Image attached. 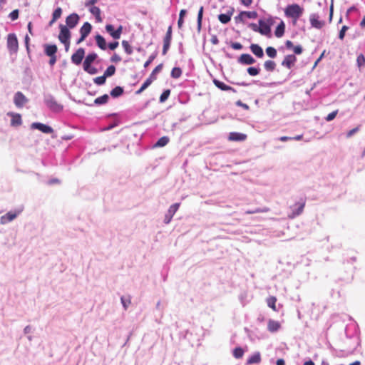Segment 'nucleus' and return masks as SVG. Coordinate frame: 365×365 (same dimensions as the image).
Instances as JSON below:
<instances>
[{
    "instance_id": "nucleus-25",
    "label": "nucleus",
    "mask_w": 365,
    "mask_h": 365,
    "mask_svg": "<svg viewBox=\"0 0 365 365\" xmlns=\"http://www.w3.org/2000/svg\"><path fill=\"white\" fill-rule=\"evenodd\" d=\"M7 115L11 117L10 123L11 126L18 127L22 124V117L21 114L17 113L9 112L7 113Z\"/></svg>"
},
{
    "instance_id": "nucleus-26",
    "label": "nucleus",
    "mask_w": 365,
    "mask_h": 365,
    "mask_svg": "<svg viewBox=\"0 0 365 365\" xmlns=\"http://www.w3.org/2000/svg\"><path fill=\"white\" fill-rule=\"evenodd\" d=\"M250 49L257 58H262L264 56L263 48L257 43H251Z\"/></svg>"
},
{
    "instance_id": "nucleus-59",
    "label": "nucleus",
    "mask_w": 365,
    "mask_h": 365,
    "mask_svg": "<svg viewBox=\"0 0 365 365\" xmlns=\"http://www.w3.org/2000/svg\"><path fill=\"white\" fill-rule=\"evenodd\" d=\"M349 27L346 25H344L342 26V27L341 28V29L339 30V34H338V38L340 39V40H344L345 36H346V32L349 30Z\"/></svg>"
},
{
    "instance_id": "nucleus-29",
    "label": "nucleus",
    "mask_w": 365,
    "mask_h": 365,
    "mask_svg": "<svg viewBox=\"0 0 365 365\" xmlns=\"http://www.w3.org/2000/svg\"><path fill=\"white\" fill-rule=\"evenodd\" d=\"M353 12L359 13V10L356 5H352L351 6H350L347 9L345 14L346 20L351 24H354L356 22V19H352L351 17V14Z\"/></svg>"
},
{
    "instance_id": "nucleus-31",
    "label": "nucleus",
    "mask_w": 365,
    "mask_h": 365,
    "mask_svg": "<svg viewBox=\"0 0 365 365\" xmlns=\"http://www.w3.org/2000/svg\"><path fill=\"white\" fill-rule=\"evenodd\" d=\"M277 298L274 296H270L267 299V306L272 309L274 311L279 312V309L282 307V305L281 304H279L277 307Z\"/></svg>"
},
{
    "instance_id": "nucleus-8",
    "label": "nucleus",
    "mask_w": 365,
    "mask_h": 365,
    "mask_svg": "<svg viewBox=\"0 0 365 365\" xmlns=\"http://www.w3.org/2000/svg\"><path fill=\"white\" fill-rule=\"evenodd\" d=\"M7 49L9 52L16 53L19 49V41L16 34L10 33L7 35Z\"/></svg>"
},
{
    "instance_id": "nucleus-64",
    "label": "nucleus",
    "mask_w": 365,
    "mask_h": 365,
    "mask_svg": "<svg viewBox=\"0 0 365 365\" xmlns=\"http://www.w3.org/2000/svg\"><path fill=\"white\" fill-rule=\"evenodd\" d=\"M120 302L125 310L128 309L129 304L131 303L130 299L129 298L126 299L123 296L120 297Z\"/></svg>"
},
{
    "instance_id": "nucleus-41",
    "label": "nucleus",
    "mask_w": 365,
    "mask_h": 365,
    "mask_svg": "<svg viewBox=\"0 0 365 365\" xmlns=\"http://www.w3.org/2000/svg\"><path fill=\"white\" fill-rule=\"evenodd\" d=\"M247 73L250 76H256L260 73L261 68H259V64L257 66H250L247 68Z\"/></svg>"
},
{
    "instance_id": "nucleus-45",
    "label": "nucleus",
    "mask_w": 365,
    "mask_h": 365,
    "mask_svg": "<svg viewBox=\"0 0 365 365\" xmlns=\"http://www.w3.org/2000/svg\"><path fill=\"white\" fill-rule=\"evenodd\" d=\"M172 39L163 38V46L162 50V54L165 55L169 51L171 45Z\"/></svg>"
},
{
    "instance_id": "nucleus-48",
    "label": "nucleus",
    "mask_w": 365,
    "mask_h": 365,
    "mask_svg": "<svg viewBox=\"0 0 365 365\" xmlns=\"http://www.w3.org/2000/svg\"><path fill=\"white\" fill-rule=\"evenodd\" d=\"M266 54L271 58H274L277 56V51L273 46H268L265 49Z\"/></svg>"
},
{
    "instance_id": "nucleus-40",
    "label": "nucleus",
    "mask_w": 365,
    "mask_h": 365,
    "mask_svg": "<svg viewBox=\"0 0 365 365\" xmlns=\"http://www.w3.org/2000/svg\"><path fill=\"white\" fill-rule=\"evenodd\" d=\"M276 63L272 60H267L264 63V68L267 72H273L276 68Z\"/></svg>"
},
{
    "instance_id": "nucleus-51",
    "label": "nucleus",
    "mask_w": 365,
    "mask_h": 365,
    "mask_svg": "<svg viewBox=\"0 0 365 365\" xmlns=\"http://www.w3.org/2000/svg\"><path fill=\"white\" fill-rule=\"evenodd\" d=\"M244 11H240L239 14L236 16H235L234 20L236 24H245V16L243 14Z\"/></svg>"
},
{
    "instance_id": "nucleus-7",
    "label": "nucleus",
    "mask_w": 365,
    "mask_h": 365,
    "mask_svg": "<svg viewBox=\"0 0 365 365\" xmlns=\"http://www.w3.org/2000/svg\"><path fill=\"white\" fill-rule=\"evenodd\" d=\"M24 210V206L21 205L14 210H11L0 217L1 225L7 224L16 219Z\"/></svg>"
},
{
    "instance_id": "nucleus-63",
    "label": "nucleus",
    "mask_w": 365,
    "mask_h": 365,
    "mask_svg": "<svg viewBox=\"0 0 365 365\" xmlns=\"http://www.w3.org/2000/svg\"><path fill=\"white\" fill-rule=\"evenodd\" d=\"M338 112H339V110H335L332 112H331L330 113H329L325 118L324 119L326 120V121L327 122H330L331 120H333L337 115L338 114Z\"/></svg>"
},
{
    "instance_id": "nucleus-15",
    "label": "nucleus",
    "mask_w": 365,
    "mask_h": 365,
    "mask_svg": "<svg viewBox=\"0 0 365 365\" xmlns=\"http://www.w3.org/2000/svg\"><path fill=\"white\" fill-rule=\"evenodd\" d=\"M79 21L80 16L77 13L73 12L66 18V25L64 26H68L69 29H73L78 24Z\"/></svg>"
},
{
    "instance_id": "nucleus-23",
    "label": "nucleus",
    "mask_w": 365,
    "mask_h": 365,
    "mask_svg": "<svg viewBox=\"0 0 365 365\" xmlns=\"http://www.w3.org/2000/svg\"><path fill=\"white\" fill-rule=\"evenodd\" d=\"M212 83L217 88H219L220 90H221L222 91H232L233 93L237 92L235 88H234L233 87H232L230 86L225 84V83H223L222 81H221L217 78H213Z\"/></svg>"
},
{
    "instance_id": "nucleus-54",
    "label": "nucleus",
    "mask_w": 365,
    "mask_h": 365,
    "mask_svg": "<svg viewBox=\"0 0 365 365\" xmlns=\"http://www.w3.org/2000/svg\"><path fill=\"white\" fill-rule=\"evenodd\" d=\"M30 41H31L30 37L29 36L28 34H26L24 37V45H25L28 57L31 59V49H30Z\"/></svg>"
},
{
    "instance_id": "nucleus-35",
    "label": "nucleus",
    "mask_w": 365,
    "mask_h": 365,
    "mask_svg": "<svg viewBox=\"0 0 365 365\" xmlns=\"http://www.w3.org/2000/svg\"><path fill=\"white\" fill-rule=\"evenodd\" d=\"M280 328V324L279 322L269 319L268 321L267 329L270 332H276Z\"/></svg>"
},
{
    "instance_id": "nucleus-28",
    "label": "nucleus",
    "mask_w": 365,
    "mask_h": 365,
    "mask_svg": "<svg viewBox=\"0 0 365 365\" xmlns=\"http://www.w3.org/2000/svg\"><path fill=\"white\" fill-rule=\"evenodd\" d=\"M262 361L261 354L259 351H255L248 357L246 361V365L253 364H260Z\"/></svg>"
},
{
    "instance_id": "nucleus-24",
    "label": "nucleus",
    "mask_w": 365,
    "mask_h": 365,
    "mask_svg": "<svg viewBox=\"0 0 365 365\" xmlns=\"http://www.w3.org/2000/svg\"><path fill=\"white\" fill-rule=\"evenodd\" d=\"M101 61V58H98V54L94 52H90L87 54V56L85 57V59L83 62V65H92L94 62H100Z\"/></svg>"
},
{
    "instance_id": "nucleus-37",
    "label": "nucleus",
    "mask_w": 365,
    "mask_h": 365,
    "mask_svg": "<svg viewBox=\"0 0 365 365\" xmlns=\"http://www.w3.org/2000/svg\"><path fill=\"white\" fill-rule=\"evenodd\" d=\"M178 101L181 104H187L190 100V94L186 91H181L178 96Z\"/></svg>"
},
{
    "instance_id": "nucleus-10",
    "label": "nucleus",
    "mask_w": 365,
    "mask_h": 365,
    "mask_svg": "<svg viewBox=\"0 0 365 365\" xmlns=\"http://www.w3.org/2000/svg\"><path fill=\"white\" fill-rule=\"evenodd\" d=\"M31 128L38 130L44 134H53L54 133V130L51 126L41 122L32 123L31 124Z\"/></svg>"
},
{
    "instance_id": "nucleus-3",
    "label": "nucleus",
    "mask_w": 365,
    "mask_h": 365,
    "mask_svg": "<svg viewBox=\"0 0 365 365\" xmlns=\"http://www.w3.org/2000/svg\"><path fill=\"white\" fill-rule=\"evenodd\" d=\"M43 101L47 109L53 113L58 114L63 110V106L50 93L43 94Z\"/></svg>"
},
{
    "instance_id": "nucleus-57",
    "label": "nucleus",
    "mask_w": 365,
    "mask_h": 365,
    "mask_svg": "<svg viewBox=\"0 0 365 365\" xmlns=\"http://www.w3.org/2000/svg\"><path fill=\"white\" fill-rule=\"evenodd\" d=\"M122 46L124 48V51L125 52L128 54V55H131L133 53V48L132 47L130 46V43H128V41H125V40H123L122 41Z\"/></svg>"
},
{
    "instance_id": "nucleus-44",
    "label": "nucleus",
    "mask_w": 365,
    "mask_h": 365,
    "mask_svg": "<svg viewBox=\"0 0 365 365\" xmlns=\"http://www.w3.org/2000/svg\"><path fill=\"white\" fill-rule=\"evenodd\" d=\"M244 353H245V351L244 349L238 346H236L233 350H232V355L235 358V359H241L243 355H244Z\"/></svg>"
},
{
    "instance_id": "nucleus-4",
    "label": "nucleus",
    "mask_w": 365,
    "mask_h": 365,
    "mask_svg": "<svg viewBox=\"0 0 365 365\" xmlns=\"http://www.w3.org/2000/svg\"><path fill=\"white\" fill-rule=\"evenodd\" d=\"M163 68V63H160L155 66V68L152 71L149 77L143 83L140 88L135 92V95H140L147 88H148L151 83L157 78V75L162 71Z\"/></svg>"
},
{
    "instance_id": "nucleus-20",
    "label": "nucleus",
    "mask_w": 365,
    "mask_h": 365,
    "mask_svg": "<svg viewBox=\"0 0 365 365\" xmlns=\"http://www.w3.org/2000/svg\"><path fill=\"white\" fill-rule=\"evenodd\" d=\"M235 12V9L232 6H230L228 11L225 14H220L217 16L218 20L222 24H227L231 21V18Z\"/></svg>"
},
{
    "instance_id": "nucleus-12",
    "label": "nucleus",
    "mask_w": 365,
    "mask_h": 365,
    "mask_svg": "<svg viewBox=\"0 0 365 365\" xmlns=\"http://www.w3.org/2000/svg\"><path fill=\"white\" fill-rule=\"evenodd\" d=\"M180 206V202H175L169 207L167 212L165 215V217L163 220V222L165 224H169L171 222L173 217L174 216L175 212L178 210Z\"/></svg>"
},
{
    "instance_id": "nucleus-5",
    "label": "nucleus",
    "mask_w": 365,
    "mask_h": 365,
    "mask_svg": "<svg viewBox=\"0 0 365 365\" xmlns=\"http://www.w3.org/2000/svg\"><path fill=\"white\" fill-rule=\"evenodd\" d=\"M304 11V8L296 3L288 4L284 9V16L290 19H299Z\"/></svg>"
},
{
    "instance_id": "nucleus-52",
    "label": "nucleus",
    "mask_w": 365,
    "mask_h": 365,
    "mask_svg": "<svg viewBox=\"0 0 365 365\" xmlns=\"http://www.w3.org/2000/svg\"><path fill=\"white\" fill-rule=\"evenodd\" d=\"M106 77L103 74L102 76L93 78V83L97 86H103L106 82Z\"/></svg>"
},
{
    "instance_id": "nucleus-6",
    "label": "nucleus",
    "mask_w": 365,
    "mask_h": 365,
    "mask_svg": "<svg viewBox=\"0 0 365 365\" xmlns=\"http://www.w3.org/2000/svg\"><path fill=\"white\" fill-rule=\"evenodd\" d=\"M306 197H300L298 201H296L289 207L290 212L288 214L289 218L294 219L299 216L303 212L306 205Z\"/></svg>"
},
{
    "instance_id": "nucleus-13",
    "label": "nucleus",
    "mask_w": 365,
    "mask_h": 365,
    "mask_svg": "<svg viewBox=\"0 0 365 365\" xmlns=\"http://www.w3.org/2000/svg\"><path fill=\"white\" fill-rule=\"evenodd\" d=\"M228 83H230V84H233V85H237V86H250L252 83H255V84H257L261 87H271L273 85L275 84V83H266V82H262V81H259L258 80H253L252 83H247V82H245V81H242V82H234V81H230L228 79H226Z\"/></svg>"
},
{
    "instance_id": "nucleus-17",
    "label": "nucleus",
    "mask_w": 365,
    "mask_h": 365,
    "mask_svg": "<svg viewBox=\"0 0 365 365\" xmlns=\"http://www.w3.org/2000/svg\"><path fill=\"white\" fill-rule=\"evenodd\" d=\"M237 62L242 65H252L255 64L257 61L250 53H242L237 58Z\"/></svg>"
},
{
    "instance_id": "nucleus-38",
    "label": "nucleus",
    "mask_w": 365,
    "mask_h": 365,
    "mask_svg": "<svg viewBox=\"0 0 365 365\" xmlns=\"http://www.w3.org/2000/svg\"><path fill=\"white\" fill-rule=\"evenodd\" d=\"M89 11L95 16L96 21L100 22L102 21L101 16V9L95 5L89 6Z\"/></svg>"
},
{
    "instance_id": "nucleus-21",
    "label": "nucleus",
    "mask_w": 365,
    "mask_h": 365,
    "mask_svg": "<svg viewBox=\"0 0 365 365\" xmlns=\"http://www.w3.org/2000/svg\"><path fill=\"white\" fill-rule=\"evenodd\" d=\"M247 138V134L240 132H230L227 138L228 140L233 142H243Z\"/></svg>"
},
{
    "instance_id": "nucleus-39",
    "label": "nucleus",
    "mask_w": 365,
    "mask_h": 365,
    "mask_svg": "<svg viewBox=\"0 0 365 365\" xmlns=\"http://www.w3.org/2000/svg\"><path fill=\"white\" fill-rule=\"evenodd\" d=\"M170 141V138L168 136H162L158 139V140L153 145V148H162L165 146Z\"/></svg>"
},
{
    "instance_id": "nucleus-14",
    "label": "nucleus",
    "mask_w": 365,
    "mask_h": 365,
    "mask_svg": "<svg viewBox=\"0 0 365 365\" xmlns=\"http://www.w3.org/2000/svg\"><path fill=\"white\" fill-rule=\"evenodd\" d=\"M85 49L83 48H78L71 56V62L78 66L81 64L83 59L85 58Z\"/></svg>"
},
{
    "instance_id": "nucleus-43",
    "label": "nucleus",
    "mask_w": 365,
    "mask_h": 365,
    "mask_svg": "<svg viewBox=\"0 0 365 365\" xmlns=\"http://www.w3.org/2000/svg\"><path fill=\"white\" fill-rule=\"evenodd\" d=\"M182 73V71L181 68L175 66L171 70L170 76L174 79H178L181 76Z\"/></svg>"
},
{
    "instance_id": "nucleus-34",
    "label": "nucleus",
    "mask_w": 365,
    "mask_h": 365,
    "mask_svg": "<svg viewBox=\"0 0 365 365\" xmlns=\"http://www.w3.org/2000/svg\"><path fill=\"white\" fill-rule=\"evenodd\" d=\"M284 31H285V24L282 20H281V21L278 24V25L275 28L274 35L277 38H281L284 34Z\"/></svg>"
},
{
    "instance_id": "nucleus-1",
    "label": "nucleus",
    "mask_w": 365,
    "mask_h": 365,
    "mask_svg": "<svg viewBox=\"0 0 365 365\" xmlns=\"http://www.w3.org/2000/svg\"><path fill=\"white\" fill-rule=\"evenodd\" d=\"M274 24V19L273 16L269 15L267 19H259L258 25L255 23H249L247 26L255 32L259 33L264 36H268L271 33V28Z\"/></svg>"
},
{
    "instance_id": "nucleus-16",
    "label": "nucleus",
    "mask_w": 365,
    "mask_h": 365,
    "mask_svg": "<svg viewBox=\"0 0 365 365\" xmlns=\"http://www.w3.org/2000/svg\"><path fill=\"white\" fill-rule=\"evenodd\" d=\"M29 101V99L21 91H17L14 96V103L17 108H22L24 104Z\"/></svg>"
},
{
    "instance_id": "nucleus-27",
    "label": "nucleus",
    "mask_w": 365,
    "mask_h": 365,
    "mask_svg": "<svg viewBox=\"0 0 365 365\" xmlns=\"http://www.w3.org/2000/svg\"><path fill=\"white\" fill-rule=\"evenodd\" d=\"M94 39L96 41V46L103 51L107 49V42L106 38L99 33H96L94 36Z\"/></svg>"
},
{
    "instance_id": "nucleus-55",
    "label": "nucleus",
    "mask_w": 365,
    "mask_h": 365,
    "mask_svg": "<svg viewBox=\"0 0 365 365\" xmlns=\"http://www.w3.org/2000/svg\"><path fill=\"white\" fill-rule=\"evenodd\" d=\"M356 65L359 68H361L365 66V56L363 53H360L357 56Z\"/></svg>"
},
{
    "instance_id": "nucleus-33",
    "label": "nucleus",
    "mask_w": 365,
    "mask_h": 365,
    "mask_svg": "<svg viewBox=\"0 0 365 365\" xmlns=\"http://www.w3.org/2000/svg\"><path fill=\"white\" fill-rule=\"evenodd\" d=\"M109 99H110V96L108 94L106 93L99 97H97L94 100L93 104L97 106H103V105L106 104L109 101Z\"/></svg>"
},
{
    "instance_id": "nucleus-46",
    "label": "nucleus",
    "mask_w": 365,
    "mask_h": 365,
    "mask_svg": "<svg viewBox=\"0 0 365 365\" xmlns=\"http://www.w3.org/2000/svg\"><path fill=\"white\" fill-rule=\"evenodd\" d=\"M115 71H116V68L114 65L112 64L107 67V68L106 69V71L103 73V75L105 76V77L109 78V77L113 76L115 73Z\"/></svg>"
},
{
    "instance_id": "nucleus-11",
    "label": "nucleus",
    "mask_w": 365,
    "mask_h": 365,
    "mask_svg": "<svg viewBox=\"0 0 365 365\" xmlns=\"http://www.w3.org/2000/svg\"><path fill=\"white\" fill-rule=\"evenodd\" d=\"M58 28L60 31L58 38L60 42L70 41L71 38V29L68 26H64L62 24L58 25Z\"/></svg>"
},
{
    "instance_id": "nucleus-47",
    "label": "nucleus",
    "mask_w": 365,
    "mask_h": 365,
    "mask_svg": "<svg viewBox=\"0 0 365 365\" xmlns=\"http://www.w3.org/2000/svg\"><path fill=\"white\" fill-rule=\"evenodd\" d=\"M83 68L84 71L90 75H96L98 73V68L93 66L92 65H83Z\"/></svg>"
},
{
    "instance_id": "nucleus-61",
    "label": "nucleus",
    "mask_w": 365,
    "mask_h": 365,
    "mask_svg": "<svg viewBox=\"0 0 365 365\" xmlns=\"http://www.w3.org/2000/svg\"><path fill=\"white\" fill-rule=\"evenodd\" d=\"M19 9H14L12 11H11L9 14V18L11 21H16L19 19Z\"/></svg>"
},
{
    "instance_id": "nucleus-56",
    "label": "nucleus",
    "mask_w": 365,
    "mask_h": 365,
    "mask_svg": "<svg viewBox=\"0 0 365 365\" xmlns=\"http://www.w3.org/2000/svg\"><path fill=\"white\" fill-rule=\"evenodd\" d=\"M62 13H63L62 9L61 7H56L53 10L51 17L53 19V20L57 21L58 19L61 18Z\"/></svg>"
},
{
    "instance_id": "nucleus-53",
    "label": "nucleus",
    "mask_w": 365,
    "mask_h": 365,
    "mask_svg": "<svg viewBox=\"0 0 365 365\" xmlns=\"http://www.w3.org/2000/svg\"><path fill=\"white\" fill-rule=\"evenodd\" d=\"M245 16V19H255L258 17V14L256 11H243Z\"/></svg>"
},
{
    "instance_id": "nucleus-60",
    "label": "nucleus",
    "mask_w": 365,
    "mask_h": 365,
    "mask_svg": "<svg viewBox=\"0 0 365 365\" xmlns=\"http://www.w3.org/2000/svg\"><path fill=\"white\" fill-rule=\"evenodd\" d=\"M180 86H182L184 88H194L195 86V82L194 81L190 80H185L182 83L180 84Z\"/></svg>"
},
{
    "instance_id": "nucleus-49",
    "label": "nucleus",
    "mask_w": 365,
    "mask_h": 365,
    "mask_svg": "<svg viewBox=\"0 0 365 365\" xmlns=\"http://www.w3.org/2000/svg\"><path fill=\"white\" fill-rule=\"evenodd\" d=\"M120 124V120L119 119H114L112 122L109 123L107 125H106L102 130L103 131H108L113 129L114 128L117 127Z\"/></svg>"
},
{
    "instance_id": "nucleus-50",
    "label": "nucleus",
    "mask_w": 365,
    "mask_h": 365,
    "mask_svg": "<svg viewBox=\"0 0 365 365\" xmlns=\"http://www.w3.org/2000/svg\"><path fill=\"white\" fill-rule=\"evenodd\" d=\"M170 93H171L170 89H169V88L164 89L163 93L160 96L159 102L160 103H163L165 102L168 99V98H169V96L170 95Z\"/></svg>"
},
{
    "instance_id": "nucleus-19",
    "label": "nucleus",
    "mask_w": 365,
    "mask_h": 365,
    "mask_svg": "<svg viewBox=\"0 0 365 365\" xmlns=\"http://www.w3.org/2000/svg\"><path fill=\"white\" fill-rule=\"evenodd\" d=\"M309 21L311 26L317 29H321L324 26V21L319 20V16L317 14H312L309 16Z\"/></svg>"
},
{
    "instance_id": "nucleus-9",
    "label": "nucleus",
    "mask_w": 365,
    "mask_h": 365,
    "mask_svg": "<svg viewBox=\"0 0 365 365\" xmlns=\"http://www.w3.org/2000/svg\"><path fill=\"white\" fill-rule=\"evenodd\" d=\"M105 30L114 40H118L121 36L123 31V26L122 25H119L115 29L113 24H107L105 26Z\"/></svg>"
},
{
    "instance_id": "nucleus-2",
    "label": "nucleus",
    "mask_w": 365,
    "mask_h": 365,
    "mask_svg": "<svg viewBox=\"0 0 365 365\" xmlns=\"http://www.w3.org/2000/svg\"><path fill=\"white\" fill-rule=\"evenodd\" d=\"M356 261V257L353 256L349 258H344L343 259V264H349L347 267H345V273L346 276L340 277L337 280L335 281V284H338L339 283L340 285L347 284L351 283L354 279V272L355 269V267L353 266V264Z\"/></svg>"
},
{
    "instance_id": "nucleus-36",
    "label": "nucleus",
    "mask_w": 365,
    "mask_h": 365,
    "mask_svg": "<svg viewBox=\"0 0 365 365\" xmlns=\"http://www.w3.org/2000/svg\"><path fill=\"white\" fill-rule=\"evenodd\" d=\"M204 7H200L197 16V30L200 32L202 29V19H203Z\"/></svg>"
},
{
    "instance_id": "nucleus-42",
    "label": "nucleus",
    "mask_w": 365,
    "mask_h": 365,
    "mask_svg": "<svg viewBox=\"0 0 365 365\" xmlns=\"http://www.w3.org/2000/svg\"><path fill=\"white\" fill-rule=\"evenodd\" d=\"M187 10L186 9H181L179 13V18L178 20V26L179 29H181L184 24L185 22V17L187 15Z\"/></svg>"
},
{
    "instance_id": "nucleus-30",
    "label": "nucleus",
    "mask_w": 365,
    "mask_h": 365,
    "mask_svg": "<svg viewBox=\"0 0 365 365\" xmlns=\"http://www.w3.org/2000/svg\"><path fill=\"white\" fill-rule=\"evenodd\" d=\"M92 29H93V26L89 22H88V21L84 22L83 24L82 25V26L79 29L80 35H82L87 38L88 36L91 34Z\"/></svg>"
},
{
    "instance_id": "nucleus-58",
    "label": "nucleus",
    "mask_w": 365,
    "mask_h": 365,
    "mask_svg": "<svg viewBox=\"0 0 365 365\" xmlns=\"http://www.w3.org/2000/svg\"><path fill=\"white\" fill-rule=\"evenodd\" d=\"M158 54V51L155 50L148 58V59L145 62L144 67L147 68L149 65L155 60Z\"/></svg>"
},
{
    "instance_id": "nucleus-62",
    "label": "nucleus",
    "mask_w": 365,
    "mask_h": 365,
    "mask_svg": "<svg viewBox=\"0 0 365 365\" xmlns=\"http://www.w3.org/2000/svg\"><path fill=\"white\" fill-rule=\"evenodd\" d=\"M331 297L332 298H340L341 297V290L338 288H331L330 292Z\"/></svg>"
},
{
    "instance_id": "nucleus-22",
    "label": "nucleus",
    "mask_w": 365,
    "mask_h": 365,
    "mask_svg": "<svg viewBox=\"0 0 365 365\" xmlns=\"http://www.w3.org/2000/svg\"><path fill=\"white\" fill-rule=\"evenodd\" d=\"M43 47V53L46 56H55L58 52V47L55 43H45Z\"/></svg>"
},
{
    "instance_id": "nucleus-18",
    "label": "nucleus",
    "mask_w": 365,
    "mask_h": 365,
    "mask_svg": "<svg viewBox=\"0 0 365 365\" xmlns=\"http://www.w3.org/2000/svg\"><path fill=\"white\" fill-rule=\"evenodd\" d=\"M297 58L294 54H288L284 56L281 65L288 69H291L295 65Z\"/></svg>"
},
{
    "instance_id": "nucleus-32",
    "label": "nucleus",
    "mask_w": 365,
    "mask_h": 365,
    "mask_svg": "<svg viewBox=\"0 0 365 365\" xmlns=\"http://www.w3.org/2000/svg\"><path fill=\"white\" fill-rule=\"evenodd\" d=\"M124 88L120 86H116L110 91V96L113 98H118L124 94Z\"/></svg>"
}]
</instances>
